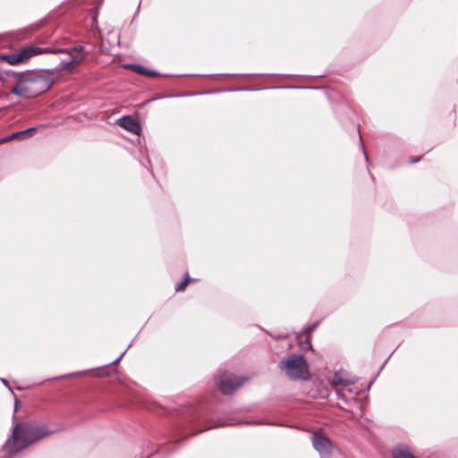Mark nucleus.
<instances>
[{
  "label": "nucleus",
  "mask_w": 458,
  "mask_h": 458,
  "mask_svg": "<svg viewBox=\"0 0 458 458\" xmlns=\"http://www.w3.org/2000/svg\"><path fill=\"white\" fill-rule=\"evenodd\" d=\"M54 81V72L52 70L26 71L24 79L18 81L10 92L23 98H31L48 90Z\"/></svg>",
  "instance_id": "nucleus-1"
},
{
  "label": "nucleus",
  "mask_w": 458,
  "mask_h": 458,
  "mask_svg": "<svg viewBox=\"0 0 458 458\" xmlns=\"http://www.w3.org/2000/svg\"><path fill=\"white\" fill-rule=\"evenodd\" d=\"M53 432L47 426L34 423L17 424L9 441L12 451L19 452L35 442L50 436Z\"/></svg>",
  "instance_id": "nucleus-2"
},
{
  "label": "nucleus",
  "mask_w": 458,
  "mask_h": 458,
  "mask_svg": "<svg viewBox=\"0 0 458 458\" xmlns=\"http://www.w3.org/2000/svg\"><path fill=\"white\" fill-rule=\"evenodd\" d=\"M279 368L284 370L288 377L293 380H309L310 378L309 366L301 355H292L281 360Z\"/></svg>",
  "instance_id": "nucleus-3"
},
{
  "label": "nucleus",
  "mask_w": 458,
  "mask_h": 458,
  "mask_svg": "<svg viewBox=\"0 0 458 458\" xmlns=\"http://www.w3.org/2000/svg\"><path fill=\"white\" fill-rule=\"evenodd\" d=\"M244 382L245 378L237 377L236 376L228 372H223L219 374L216 378V386L218 389L225 394H233Z\"/></svg>",
  "instance_id": "nucleus-4"
},
{
  "label": "nucleus",
  "mask_w": 458,
  "mask_h": 458,
  "mask_svg": "<svg viewBox=\"0 0 458 458\" xmlns=\"http://www.w3.org/2000/svg\"><path fill=\"white\" fill-rule=\"evenodd\" d=\"M319 321L315 322L314 324L309 326L308 327L301 330L300 332L293 333L291 335H278L274 336L273 338L276 341L279 340H289L293 341V339L296 342V344H311V333L315 330V328L318 326Z\"/></svg>",
  "instance_id": "nucleus-5"
},
{
  "label": "nucleus",
  "mask_w": 458,
  "mask_h": 458,
  "mask_svg": "<svg viewBox=\"0 0 458 458\" xmlns=\"http://www.w3.org/2000/svg\"><path fill=\"white\" fill-rule=\"evenodd\" d=\"M314 448L320 454L322 458H328L332 452V443L321 432H315L312 437Z\"/></svg>",
  "instance_id": "nucleus-6"
},
{
  "label": "nucleus",
  "mask_w": 458,
  "mask_h": 458,
  "mask_svg": "<svg viewBox=\"0 0 458 458\" xmlns=\"http://www.w3.org/2000/svg\"><path fill=\"white\" fill-rule=\"evenodd\" d=\"M116 123L126 131L139 135L141 132L140 123L131 115H124L116 121Z\"/></svg>",
  "instance_id": "nucleus-7"
},
{
  "label": "nucleus",
  "mask_w": 458,
  "mask_h": 458,
  "mask_svg": "<svg viewBox=\"0 0 458 458\" xmlns=\"http://www.w3.org/2000/svg\"><path fill=\"white\" fill-rule=\"evenodd\" d=\"M37 127H30L22 131L13 132L12 134L1 139L0 143H6L8 141L15 140H24L26 138L31 137L37 131Z\"/></svg>",
  "instance_id": "nucleus-8"
},
{
  "label": "nucleus",
  "mask_w": 458,
  "mask_h": 458,
  "mask_svg": "<svg viewBox=\"0 0 458 458\" xmlns=\"http://www.w3.org/2000/svg\"><path fill=\"white\" fill-rule=\"evenodd\" d=\"M21 54L24 53V55H22V56H23L24 61L26 62L27 60H29L30 57H32L34 55L48 54V53H50V50H49V47H35V46H29V47L22 48L21 50Z\"/></svg>",
  "instance_id": "nucleus-9"
},
{
  "label": "nucleus",
  "mask_w": 458,
  "mask_h": 458,
  "mask_svg": "<svg viewBox=\"0 0 458 458\" xmlns=\"http://www.w3.org/2000/svg\"><path fill=\"white\" fill-rule=\"evenodd\" d=\"M22 55L24 53L21 54V51L15 54H2L0 60L7 62L11 65H16L25 62Z\"/></svg>",
  "instance_id": "nucleus-10"
},
{
  "label": "nucleus",
  "mask_w": 458,
  "mask_h": 458,
  "mask_svg": "<svg viewBox=\"0 0 458 458\" xmlns=\"http://www.w3.org/2000/svg\"><path fill=\"white\" fill-rule=\"evenodd\" d=\"M25 74H26V71L25 72H14V71H12V70H6V71H4L3 72H1L0 79L3 80L4 79L3 75H5L6 77L16 78L17 79V82H18L21 79H24Z\"/></svg>",
  "instance_id": "nucleus-11"
},
{
  "label": "nucleus",
  "mask_w": 458,
  "mask_h": 458,
  "mask_svg": "<svg viewBox=\"0 0 458 458\" xmlns=\"http://www.w3.org/2000/svg\"><path fill=\"white\" fill-rule=\"evenodd\" d=\"M81 59H70V60H62L57 65L58 70L70 69V67L75 64H80Z\"/></svg>",
  "instance_id": "nucleus-12"
},
{
  "label": "nucleus",
  "mask_w": 458,
  "mask_h": 458,
  "mask_svg": "<svg viewBox=\"0 0 458 458\" xmlns=\"http://www.w3.org/2000/svg\"><path fill=\"white\" fill-rule=\"evenodd\" d=\"M195 280L194 278H191L189 276H187L182 282H180L176 287H175V291L176 292H182L184 291L185 287L187 286V284H189L190 281H193Z\"/></svg>",
  "instance_id": "nucleus-13"
},
{
  "label": "nucleus",
  "mask_w": 458,
  "mask_h": 458,
  "mask_svg": "<svg viewBox=\"0 0 458 458\" xmlns=\"http://www.w3.org/2000/svg\"><path fill=\"white\" fill-rule=\"evenodd\" d=\"M50 53L49 54H67L69 55H72V51L70 48H52L49 47Z\"/></svg>",
  "instance_id": "nucleus-14"
},
{
  "label": "nucleus",
  "mask_w": 458,
  "mask_h": 458,
  "mask_svg": "<svg viewBox=\"0 0 458 458\" xmlns=\"http://www.w3.org/2000/svg\"><path fill=\"white\" fill-rule=\"evenodd\" d=\"M70 50L72 53L77 54H83L84 55H88L89 53L85 51L84 47L82 46H75L73 47H71Z\"/></svg>",
  "instance_id": "nucleus-15"
},
{
  "label": "nucleus",
  "mask_w": 458,
  "mask_h": 458,
  "mask_svg": "<svg viewBox=\"0 0 458 458\" xmlns=\"http://www.w3.org/2000/svg\"><path fill=\"white\" fill-rule=\"evenodd\" d=\"M133 72L138 74L144 75L145 72H148V68L144 67L143 65L137 64Z\"/></svg>",
  "instance_id": "nucleus-16"
},
{
  "label": "nucleus",
  "mask_w": 458,
  "mask_h": 458,
  "mask_svg": "<svg viewBox=\"0 0 458 458\" xmlns=\"http://www.w3.org/2000/svg\"><path fill=\"white\" fill-rule=\"evenodd\" d=\"M158 74H159V73H158V72H157V71H155V70H149V69H148V72H145V74H144V75H147V76H157V75H158Z\"/></svg>",
  "instance_id": "nucleus-17"
},
{
  "label": "nucleus",
  "mask_w": 458,
  "mask_h": 458,
  "mask_svg": "<svg viewBox=\"0 0 458 458\" xmlns=\"http://www.w3.org/2000/svg\"><path fill=\"white\" fill-rule=\"evenodd\" d=\"M136 65H137V64H125L124 67L127 68V69L134 71Z\"/></svg>",
  "instance_id": "nucleus-18"
},
{
  "label": "nucleus",
  "mask_w": 458,
  "mask_h": 458,
  "mask_svg": "<svg viewBox=\"0 0 458 458\" xmlns=\"http://www.w3.org/2000/svg\"><path fill=\"white\" fill-rule=\"evenodd\" d=\"M136 65H137V64H125L124 67L127 68V69L134 71Z\"/></svg>",
  "instance_id": "nucleus-19"
},
{
  "label": "nucleus",
  "mask_w": 458,
  "mask_h": 458,
  "mask_svg": "<svg viewBox=\"0 0 458 458\" xmlns=\"http://www.w3.org/2000/svg\"><path fill=\"white\" fill-rule=\"evenodd\" d=\"M361 149H362V152H363L364 158H365L366 162L369 163V157H368L367 152L365 150V148H364V146L362 144H361Z\"/></svg>",
  "instance_id": "nucleus-20"
},
{
  "label": "nucleus",
  "mask_w": 458,
  "mask_h": 458,
  "mask_svg": "<svg viewBox=\"0 0 458 458\" xmlns=\"http://www.w3.org/2000/svg\"><path fill=\"white\" fill-rule=\"evenodd\" d=\"M71 56V59H81V61L83 60V56L80 57L78 56V54L77 53H72V55H70Z\"/></svg>",
  "instance_id": "nucleus-21"
},
{
  "label": "nucleus",
  "mask_w": 458,
  "mask_h": 458,
  "mask_svg": "<svg viewBox=\"0 0 458 458\" xmlns=\"http://www.w3.org/2000/svg\"><path fill=\"white\" fill-rule=\"evenodd\" d=\"M336 375L335 376V379L334 381L336 383V384H341V385H345V382L342 381V380H336Z\"/></svg>",
  "instance_id": "nucleus-22"
},
{
  "label": "nucleus",
  "mask_w": 458,
  "mask_h": 458,
  "mask_svg": "<svg viewBox=\"0 0 458 458\" xmlns=\"http://www.w3.org/2000/svg\"><path fill=\"white\" fill-rule=\"evenodd\" d=\"M419 161H420V157L414 158V159H411L410 163L411 164H415V163H418Z\"/></svg>",
  "instance_id": "nucleus-23"
},
{
  "label": "nucleus",
  "mask_w": 458,
  "mask_h": 458,
  "mask_svg": "<svg viewBox=\"0 0 458 458\" xmlns=\"http://www.w3.org/2000/svg\"><path fill=\"white\" fill-rule=\"evenodd\" d=\"M123 353H124V352L121 353V354L119 355V357H118L114 361V363H117V362L122 359V357H123Z\"/></svg>",
  "instance_id": "nucleus-24"
},
{
  "label": "nucleus",
  "mask_w": 458,
  "mask_h": 458,
  "mask_svg": "<svg viewBox=\"0 0 458 458\" xmlns=\"http://www.w3.org/2000/svg\"><path fill=\"white\" fill-rule=\"evenodd\" d=\"M357 131H358V135H359L360 142H361V136H360V133L359 128H357Z\"/></svg>",
  "instance_id": "nucleus-25"
},
{
  "label": "nucleus",
  "mask_w": 458,
  "mask_h": 458,
  "mask_svg": "<svg viewBox=\"0 0 458 458\" xmlns=\"http://www.w3.org/2000/svg\"><path fill=\"white\" fill-rule=\"evenodd\" d=\"M281 87L280 86H277V87H274L273 89H280Z\"/></svg>",
  "instance_id": "nucleus-26"
}]
</instances>
